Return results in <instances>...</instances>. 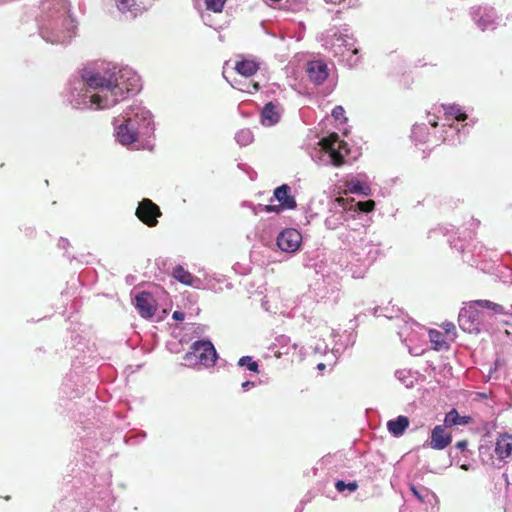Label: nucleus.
Instances as JSON below:
<instances>
[{
	"mask_svg": "<svg viewBox=\"0 0 512 512\" xmlns=\"http://www.w3.org/2000/svg\"><path fill=\"white\" fill-rule=\"evenodd\" d=\"M136 308L143 318H151L157 310L154 297L149 292H141L135 297Z\"/></svg>",
	"mask_w": 512,
	"mask_h": 512,
	"instance_id": "nucleus-9",
	"label": "nucleus"
},
{
	"mask_svg": "<svg viewBox=\"0 0 512 512\" xmlns=\"http://www.w3.org/2000/svg\"><path fill=\"white\" fill-rule=\"evenodd\" d=\"M206 9L214 13L222 12L226 0H205Z\"/></svg>",
	"mask_w": 512,
	"mask_h": 512,
	"instance_id": "nucleus-20",
	"label": "nucleus"
},
{
	"mask_svg": "<svg viewBox=\"0 0 512 512\" xmlns=\"http://www.w3.org/2000/svg\"><path fill=\"white\" fill-rule=\"evenodd\" d=\"M337 201H338L339 203H342V202L344 201V199H343V198H337Z\"/></svg>",
	"mask_w": 512,
	"mask_h": 512,
	"instance_id": "nucleus-35",
	"label": "nucleus"
},
{
	"mask_svg": "<svg viewBox=\"0 0 512 512\" xmlns=\"http://www.w3.org/2000/svg\"><path fill=\"white\" fill-rule=\"evenodd\" d=\"M473 421L471 416H461L456 409H451L446 413L444 418V424L447 428L457 425H468Z\"/></svg>",
	"mask_w": 512,
	"mask_h": 512,
	"instance_id": "nucleus-14",
	"label": "nucleus"
},
{
	"mask_svg": "<svg viewBox=\"0 0 512 512\" xmlns=\"http://www.w3.org/2000/svg\"><path fill=\"white\" fill-rule=\"evenodd\" d=\"M86 85L96 92L90 101L98 109H108L124 100L128 94L140 89V78L131 69L124 68L104 75L85 72L82 75Z\"/></svg>",
	"mask_w": 512,
	"mask_h": 512,
	"instance_id": "nucleus-1",
	"label": "nucleus"
},
{
	"mask_svg": "<svg viewBox=\"0 0 512 512\" xmlns=\"http://www.w3.org/2000/svg\"><path fill=\"white\" fill-rule=\"evenodd\" d=\"M495 453L500 460H504L512 455V435L505 433L497 438Z\"/></svg>",
	"mask_w": 512,
	"mask_h": 512,
	"instance_id": "nucleus-12",
	"label": "nucleus"
},
{
	"mask_svg": "<svg viewBox=\"0 0 512 512\" xmlns=\"http://www.w3.org/2000/svg\"><path fill=\"white\" fill-rule=\"evenodd\" d=\"M308 75L312 81L317 84L323 83L328 77L327 65L320 62L315 61L309 63L308 66Z\"/></svg>",
	"mask_w": 512,
	"mask_h": 512,
	"instance_id": "nucleus-13",
	"label": "nucleus"
},
{
	"mask_svg": "<svg viewBox=\"0 0 512 512\" xmlns=\"http://www.w3.org/2000/svg\"><path fill=\"white\" fill-rule=\"evenodd\" d=\"M173 277L185 285H193L195 277L182 266L178 265L173 269Z\"/></svg>",
	"mask_w": 512,
	"mask_h": 512,
	"instance_id": "nucleus-18",
	"label": "nucleus"
},
{
	"mask_svg": "<svg viewBox=\"0 0 512 512\" xmlns=\"http://www.w3.org/2000/svg\"><path fill=\"white\" fill-rule=\"evenodd\" d=\"M281 112L278 105L273 102L265 104L261 111V123L264 126L271 127L280 121Z\"/></svg>",
	"mask_w": 512,
	"mask_h": 512,
	"instance_id": "nucleus-11",
	"label": "nucleus"
},
{
	"mask_svg": "<svg viewBox=\"0 0 512 512\" xmlns=\"http://www.w3.org/2000/svg\"><path fill=\"white\" fill-rule=\"evenodd\" d=\"M332 116L335 120L346 122L347 118L345 117V110L342 106L338 105L334 107L332 110Z\"/></svg>",
	"mask_w": 512,
	"mask_h": 512,
	"instance_id": "nucleus-26",
	"label": "nucleus"
},
{
	"mask_svg": "<svg viewBox=\"0 0 512 512\" xmlns=\"http://www.w3.org/2000/svg\"><path fill=\"white\" fill-rule=\"evenodd\" d=\"M237 139L240 142L241 139L245 140L246 142L250 141L251 139V133L249 130H242L237 134Z\"/></svg>",
	"mask_w": 512,
	"mask_h": 512,
	"instance_id": "nucleus-29",
	"label": "nucleus"
},
{
	"mask_svg": "<svg viewBox=\"0 0 512 512\" xmlns=\"http://www.w3.org/2000/svg\"><path fill=\"white\" fill-rule=\"evenodd\" d=\"M252 87L255 91H258L259 90V84L257 82L253 83L252 84Z\"/></svg>",
	"mask_w": 512,
	"mask_h": 512,
	"instance_id": "nucleus-33",
	"label": "nucleus"
},
{
	"mask_svg": "<svg viewBox=\"0 0 512 512\" xmlns=\"http://www.w3.org/2000/svg\"><path fill=\"white\" fill-rule=\"evenodd\" d=\"M480 319V311L471 304L461 309L458 317L460 327L469 333L479 331Z\"/></svg>",
	"mask_w": 512,
	"mask_h": 512,
	"instance_id": "nucleus-7",
	"label": "nucleus"
},
{
	"mask_svg": "<svg viewBox=\"0 0 512 512\" xmlns=\"http://www.w3.org/2000/svg\"><path fill=\"white\" fill-rule=\"evenodd\" d=\"M410 489L414 496L421 502H424L426 497L429 495V491L426 488L417 489L416 486L411 485Z\"/></svg>",
	"mask_w": 512,
	"mask_h": 512,
	"instance_id": "nucleus-25",
	"label": "nucleus"
},
{
	"mask_svg": "<svg viewBox=\"0 0 512 512\" xmlns=\"http://www.w3.org/2000/svg\"><path fill=\"white\" fill-rule=\"evenodd\" d=\"M429 337L436 350H439L446 345L443 334L437 330H430Z\"/></svg>",
	"mask_w": 512,
	"mask_h": 512,
	"instance_id": "nucleus-19",
	"label": "nucleus"
},
{
	"mask_svg": "<svg viewBox=\"0 0 512 512\" xmlns=\"http://www.w3.org/2000/svg\"><path fill=\"white\" fill-rule=\"evenodd\" d=\"M172 318L177 321H182L185 318V314L181 311H174Z\"/></svg>",
	"mask_w": 512,
	"mask_h": 512,
	"instance_id": "nucleus-31",
	"label": "nucleus"
},
{
	"mask_svg": "<svg viewBox=\"0 0 512 512\" xmlns=\"http://www.w3.org/2000/svg\"><path fill=\"white\" fill-rule=\"evenodd\" d=\"M323 150L329 154L331 162L336 167H341L345 164L344 155L342 150H346L347 144L339 139L337 134H331L330 136L321 140Z\"/></svg>",
	"mask_w": 512,
	"mask_h": 512,
	"instance_id": "nucleus-3",
	"label": "nucleus"
},
{
	"mask_svg": "<svg viewBox=\"0 0 512 512\" xmlns=\"http://www.w3.org/2000/svg\"><path fill=\"white\" fill-rule=\"evenodd\" d=\"M409 426V419L406 416H398L396 419L390 420L387 423L388 431L398 437L401 436Z\"/></svg>",
	"mask_w": 512,
	"mask_h": 512,
	"instance_id": "nucleus-15",
	"label": "nucleus"
},
{
	"mask_svg": "<svg viewBox=\"0 0 512 512\" xmlns=\"http://www.w3.org/2000/svg\"><path fill=\"white\" fill-rule=\"evenodd\" d=\"M448 113L449 115L453 116L457 121H464L467 119V115L456 106L451 107Z\"/></svg>",
	"mask_w": 512,
	"mask_h": 512,
	"instance_id": "nucleus-27",
	"label": "nucleus"
},
{
	"mask_svg": "<svg viewBox=\"0 0 512 512\" xmlns=\"http://www.w3.org/2000/svg\"><path fill=\"white\" fill-rule=\"evenodd\" d=\"M117 138L123 145H130L137 141L138 134L131 119H128L125 123L119 125L117 129Z\"/></svg>",
	"mask_w": 512,
	"mask_h": 512,
	"instance_id": "nucleus-10",
	"label": "nucleus"
},
{
	"mask_svg": "<svg viewBox=\"0 0 512 512\" xmlns=\"http://www.w3.org/2000/svg\"><path fill=\"white\" fill-rule=\"evenodd\" d=\"M452 442V434L445 425H436L430 435L429 446L434 450H443Z\"/></svg>",
	"mask_w": 512,
	"mask_h": 512,
	"instance_id": "nucleus-8",
	"label": "nucleus"
},
{
	"mask_svg": "<svg viewBox=\"0 0 512 512\" xmlns=\"http://www.w3.org/2000/svg\"><path fill=\"white\" fill-rule=\"evenodd\" d=\"M301 243V233L293 228L283 230L277 237V245L284 252H296L300 248Z\"/></svg>",
	"mask_w": 512,
	"mask_h": 512,
	"instance_id": "nucleus-6",
	"label": "nucleus"
},
{
	"mask_svg": "<svg viewBox=\"0 0 512 512\" xmlns=\"http://www.w3.org/2000/svg\"><path fill=\"white\" fill-rule=\"evenodd\" d=\"M115 4L121 13H130L133 17L142 11L138 0H115Z\"/></svg>",
	"mask_w": 512,
	"mask_h": 512,
	"instance_id": "nucleus-17",
	"label": "nucleus"
},
{
	"mask_svg": "<svg viewBox=\"0 0 512 512\" xmlns=\"http://www.w3.org/2000/svg\"><path fill=\"white\" fill-rule=\"evenodd\" d=\"M356 206L360 211L368 213L374 210L375 202L373 200L359 201Z\"/></svg>",
	"mask_w": 512,
	"mask_h": 512,
	"instance_id": "nucleus-24",
	"label": "nucleus"
},
{
	"mask_svg": "<svg viewBox=\"0 0 512 512\" xmlns=\"http://www.w3.org/2000/svg\"><path fill=\"white\" fill-rule=\"evenodd\" d=\"M366 190H368V187H366ZM350 191L353 193H363L365 195H368V192L365 191L364 186L360 182L354 183L350 187Z\"/></svg>",
	"mask_w": 512,
	"mask_h": 512,
	"instance_id": "nucleus-28",
	"label": "nucleus"
},
{
	"mask_svg": "<svg viewBox=\"0 0 512 512\" xmlns=\"http://www.w3.org/2000/svg\"><path fill=\"white\" fill-rule=\"evenodd\" d=\"M185 360L204 367H211L217 360V353L210 341H196L192 344L191 350L186 353Z\"/></svg>",
	"mask_w": 512,
	"mask_h": 512,
	"instance_id": "nucleus-2",
	"label": "nucleus"
},
{
	"mask_svg": "<svg viewBox=\"0 0 512 512\" xmlns=\"http://www.w3.org/2000/svg\"><path fill=\"white\" fill-rule=\"evenodd\" d=\"M259 69V65L254 60L243 59L237 61L235 64V70L242 76L251 77Z\"/></svg>",
	"mask_w": 512,
	"mask_h": 512,
	"instance_id": "nucleus-16",
	"label": "nucleus"
},
{
	"mask_svg": "<svg viewBox=\"0 0 512 512\" xmlns=\"http://www.w3.org/2000/svg\"><path fill=\"white\" fill-rule=\"evenodd\" d=\"M437 125V122H432V126L436 127Z\"/></svg>",
	"mask_w": 512,
	"mask_h": 512,
	"instance_id": "nucleus-36",
	"label": "nucleus"
},
{
	"mask_svg": "<svg viewBox=\"0 0 512 512\" xmlns=\"http://www.w3.org/2000/svg\"><path fill=\"white\" fill-rule=\"evenodd\" d=\"M470 304L473 305L474 307L479 306L496 312H500L502 310L501 305L491 302L489 300H476L471 302Z\"/></svg>",
	"mask_w": 512,
	"mask_h": 512,
	"instance_id": "nucleus-21",
	"label": "nucleus"
},
{
	"mask_svg": "<svg viewBox=\"0 0 512 512\" xmlns=\"http://www.w3.org/2000/svg\"><path fill=\"white\" fill-rule=\"evenodd\" d=\"M238 365L239 366H246L248 368V370L252 371V372H258L259 371V366H258V363L253 361L252 360V357L250 356H243L239 359L238 361Z\"/></svg>",
	"mask_w": 512,
	"mask_h": 512,
	"instance_id": "nucleus-22",
	"label": "nucleus"
},
{
	"mask_svg": "<svg viewBox=\"0 0 512 512\" xmlns=\"http://www.w3.org/2000/svg\"><path fill=\"white\" fill-rule=\"evenodd\" d=\"M135 215L148 227H155L158 224V218L162 216V212L152 200L144 198L139 202Z\"/></svg>",
	"mask_w": 512,
	"mask_h": 512,
	"instance_id": "nucleus-4",
	"label": "nucleus"
},
{
	"mask_svg": "<svg viewBox=\"0 0 512 512\" xmlns=\"http://www.w3.org/2000/svg\"><path fill=\"white\" fill-rule=\"evenodd\" d=\"M255 385L252 381H245L242 383V388L247 390L249 387H253Z\"/></svg>",
	"mask_w": 512,
	"mask_h": 512,
	"instance_id": "nucleus-32",
	"label": "nucleus"
},
{
	"mask_svg": "<svg viewBox=\"0 0 512 512\" xmlns=\"http://www.w3.org/2000/svg\"><path fill=\"white\" fill-rule=\"evenodd\" d=\"M317 367H318L319 370H324L326 366H325L324 363H320V364H318Z\"/></svg>",
	"mask_w": 512,
	"mask_h": 512,
	"instance_id": "nucleus-34",
	"label": "nucleus"
},
{
	"mask_svg": "<svg viewBox=\"0 0 512 512\" xmlns=\"http://www.w3.org/2000/svg\"><path fill=\"white\" fill-rule=\"evenodd\" d=\"M290 187L287 184H283L274 190V198L279 202L278 205H266L265 211L267 212H280L285 209H294L296 207V201L290 194Z\"/></svg>",
	"mask_w": 512,
	"mask_h": 512,
	"instance_id": "nucleus-5",
	"label": "nucleus"
},
{
	"mask_svg": "<svg viewBox=\"0 0 512 512\" xmlns=\"http://www.w3.org/2000/svg\"><path fill=\"white\" fill-rule=\"evenodd\" d=\"M455 447L457 449H459L460 451L464 452L467 449V447H468V441L467 440L458 441L456 443Z\"/></svg>",
	"mask_w": 512,
	"mask_h": 512,
	"instance_id": "nucleus-30",
	"label": "nucleus"
},
{
	"mask_svg": "<svg viewBox=\"0 0 512 512\" xmlns=\"http://www.w3.org/2000/svg\"><path fill=\"white\" fill-rule=\"evenodd\" d=\"M335 487L339 492H343L345 489H348L353 492L357 490L358 484L356 481L349 482L348 484H346L344 481L338 480L335 484Z\"/></svg>",
	"mask_w": 512,
	"mask_h": 512,
	"instance_id": "nucleus-23",
	"label": "nucleus"
}]
</instances>
